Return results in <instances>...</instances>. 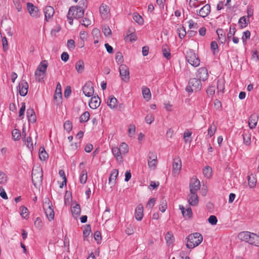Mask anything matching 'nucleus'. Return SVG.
I'll return each instance as SVG.
<instances>
[{
    "mask_svg": "<svg viewBox=\"0 0 259 259\" xmlns=\"http://www.w3.org/2000/svg\"><path fill=\"white\" fill-rule=\"evenodd\" d=\"M90 118V113L88 111L84 112L80 117V122H84L88 121Z\"/></svg>",
    "mask_w": 259,
    "mask_h": 259,
    "instance_id": "45",
    "label": "nucleus"
},
{
    "mask_svg": "<svg viewBox=\"0 0 259 259\" xmlns=\"http://www.w3.org/2000/svg\"><path fill=\"white\" fill-rule=\"evenodd\" d=\"M28 84L25 80H22L19 82L17 87V90H19L20 95L21 96H25L28 92Z\"/></svg>",
    "mask_w": 259,
    "mask_h": 259,
    "instance_id": "10",
    "label": "nucleus"
},
{
    "mask_svg": "<svg viewBox=\"0 0 259 259\" xmlns=\"http://www.w3.org/2000/svg\"><path fill=\"white\" fill-rule=\"evenodd\" d=\"M71 212L73 217L76 218L80 213V207L78 204H76L75 206L71 207Z\"/></svg>",
    "mask_w": 259,
    "mask_h": 259,
    "instance_id": "33",
    "label": "nucleus"
},
{
    "mask_svg": "<svg viewBox=\"0 0 259 259\" xmlns=\"http://www.w3.org/2000/svg\"><path fill=\"white\" fill-rule=\"evenodd\" d=\"M177 32L179 34V37L181 39L183 38L186 34L185 28L183 26H180L179 28H178Z\"/></svg>",
    "mask_w": 259,
    "mask_h": 259,
    "instance_id": "42",
    "label": "nucleus"
},
{
    "mask_svg": "<svg viewBox=\"0 0 259 259\" xmlns=\"http://www.w3.org/2000/svg\"><path fill=\"white\" fill-rule=\"evenodd\" d=\"M248 182L250 187L253 188L255 186L256 180L252 174L248 176Z\"/></svg>",
    "mask_w": 259,
    "mask_h": 259,
    "instance_id": "38",
    "label": "nucleus"
},
{
    "mask_svg": "<svg viewBox=\"0 0 259 259\" xmlns=\"http://www.w3.org/2000/svg\"><path fill=\"white\" fill-rule=\"evenodd\" d=\"M157 159V154L155 151H150L148 155V161Z\"/></svg>",
    "mask_w": 259,
    "mask_h": 259,
    "instance_id": "55",
    "label": "nucleus"
},
{
    "mask_svg": "<svg viewBox=\"0 0 259 259\" xmlns=\"http://www.w3.org/2000/svg\"><path fill=\"white\" fill-rule=\"evenodd\" d=\"M217 33L218 35L219 42L222 44H224L226 40L225 32L222 29H218Z\"/></svg>",
    "mask_w": 259,
    "mask_h": 259,
    "instance_id": "26",
    "label": "nucleus"
},
{
    "mask_svg": "<svg viewBox=\"0 0 259 259\" xmlns=\"http://www.w3.org/2000/svg\"><path fill=\"white\" fill-rule=\"evenodd\" d=\"M142 91L143 98L147 100H150L151 97V94L149 89L144 86L142 88Z\"/></svg>",
    "mask_w": 259,
    "mask_h": 259,
    "instance_id": "30",
    "label": "nucleus"
},
{
    "mask_svg": "<svg viewBox=\"0 0 259 259\" xmlns=\"http://www.w3.org/2000/svg\"><path fill=\"white\" fill-rule=\"evenodd\" d=\"M163 55L167 59H169L170 56V51L167 47H163L162 49Z\"/></svg>",
    "mask_w": 259,
    "mask_h": 259,
    "instance_id": "49",
    "label": "nucleus"
},
{
    "mask_svg": "<svg viewBox=\"0 0 259 259\" xmlns=\"http://www.w3.org/2000/svg\"><path fill=\"white\" fill-rule=\"evenodd\" d=\"M82 91L85 96L88 97L93 96L94 93L93 83L91 81L87 82L82 88Z\"/></svg>",
    "mask_w": 259,
    "mask_h": 259,
    "instance_id": "7",
    "label": "nucleus"
},
{
    "mask_svg": "<svg viewBox=\"0 0 259 259\" xmlns=\"http://www.w3.org/2000/svg\"><path fill=\"white\" fill-rule=\"evenodd\" d=\"M44 209L46 215L49 221H51L54 219V211L52 202L48 198H46L44 203Z\"/></svg>",
    "mask_w": 259,
    "mask_h": 259,
    "instance_id": "4",
    "label": "nucleus"
},
{
    "mask_svg": "<svg viewBox=\"0 0 259 259\" xmlns=\"http://www.w3.org/2000/svg\"><path fill=\"white\" fill-rule=\"evenodd\" d=\"M258 118V115L255 113L250 115L248 120V125L250 129H253L255 127L257 123Z\"/></svg>",
    "mask_w": 259,
    "mask_h": 259,
    "instance_id": "17",
    "label": "nucleus"
},
{
    "mask_svg": "<svg viewBox=\"0 0 259 259\" xmlns=\"http://www.w3.org/2000/svg\"><path fill=\"white\" fill-rule=\"evenodd\" d=\"M179 207L184 217L189 219L192 217V211L190 207H188L186 209H185L184 207L181 205H179Z\"/></svg>",
    "mask_w": 259,
    "mask_h": 259,
    "instance_id": "23",
    "label": "nucleus"
},
{
    "mask_svg": "<svg viewBox=\"0 0 259 259\" xmlns=\"http://www.w3.org/2000/svg\"><path fill=\"white\" fill-rule=\"evenodd\" d=\"M208 222L212 225H215L217 224L218 222V219L215 215H210L208 219Z\"/></svg>",
    "mask_w": 259,
    "mask_h": 259,
    "instance_id": "57",
    "label": "nucleus"
},
{
    "mask_svg": "<svg viewBox=\"0 0 259 259\" xmlns=\"http://www.w3.org/2000/svg\"><path fill=\"white\" fill-rule=\"evenodd\" d=\"M196 76L199 80L202 81L206 80L208 76L207 69L205 67L199 68L196 72Z\"/></svg>",
    "mask_w": 259,
    "mask_h": 259,
    "instance_id": "12",
    "label": "nucleus"
},
{
    "mask_svg": "<svg viewBox=\"0 0 259 259\" xmlns=\"http://www.w3.org/2000/svg\"><path fill=\"white\" fill-rule=\"evenodd\" d=\"M119 70L121 79L125 82H128L130 80V72L128 67L124 64H121Z\"/></svg>",
    "mask_w": 259,
    "mask_h": 259,
    "instance_id": "6",
    "label": "nucleus"
},
{
    "mask_svg": "<svg viewBox=\"0 0 259 259\" xmlns=\"http://www.w3.org/2000/svg\"><path fill=\"white\" fill-rule=\"evenodd\" d=\"M133 19L139 24H142L143 23V19L142 17L137 13H134Z\"/></svg>",
    "mask_w": 259,
    "mask_h": 259,
    "instance_id": "46",
    "label": "nucleus"
},
{
    "mask_svg": "<svg viewBox=\"0 0 259 259\" xmlns=\"http://www.w3.org/2000/svg\"><path fill=\"white\" fill-rule=\"evenodd\" d=\"M46 74V72H41L35 70V76L36 79L38 81H42L44 80Z\"/></svg>",
    "mask_w": 259,
    "mask_h": 259,
    "instance_id": "37",
    "label": "nucleus"
},
{
    "mask_svg": "<svg viewBox=\"0 0 259 259\" xmlns=\"http://www.w3.org/2000/svg\"><path fill=\"white\" fill-rule=\"evenodd\" d=\"M182 167L181 160L180 158H175L172 163V174L175 176L179 175Z\"/></svg>",
    "mask_w": 259,
    "mask_h": 259,
    "instance_id": "11",
    "label": "nucleus"
},
{
    "mask_svg": "<svg viewBox=\"0 0 259 259\" xmlns=\"http://www.w3.org/2000/svg\"><path fill=\"white\" fill-rule=\"evenodd\" d=\"M156 202V199L155 198H151L147 203L146 207L149 208H152Z\"/></svg>",
    "mask_w": 259,
    "mask_h": 259,
    "instance_id": "64",
    "label": "nucleus"
},
{
    "mask_svg": "<svg viewBox=\"0 0 259 259\" xmlns=\"http://www.w3.org/2000/svg\"><path fill=\"white\" fill-rule=\"evenodd\" d=\"M165 239L168 246L172 245L175 241V238L171 232H168L165 235Z\"/></svg>",
    "mask_w": 259,
    "mask_h": 259,
    "instance_id": "29",
    "label": "nucleus"
},
{
    "mask_svg": "<svg viewBox=\"0 0 259 259\" xmlns=\"http://www.w3.org/2000/svg\"><path fill=\"white\" fill-rule=\"evenodd\" d=\"M251 235L252 233L249 232H242L239 233L238 237L240 240L249 243Z\"/></svg>",
    "mask_w": 259,
    "mask_h": 259,
    "instance_id": "22",
    "label": "nucleus"
},
{
    "mask_svg": "<svg viewBox=\"0 0 259 259\" xmlns=\"http://www.w3.org/2000/svg\"><path fill=\"white\" fill-rule=\"evenodd\" d=\"M21 213H20L21 215L23 218L26 219L28 217V209L25 206H22L21 207Z\"/></svg>",
    "mask_w": 259,
    "mask_h": 259,
    "instance_id": "56",
    "label": "nucleus"
},
{
    "mask_svg": "<svg viewBox=\"0 0 259 259\" xmlns=\"http://www.w3.org/2000/svg\"><path fill=\"white\" fill-rule=\"evenodd\" d=\"M72 127V123L69 120L66 121L64 124V129H65L68 132H69L71 130Z\"/></svg>",
    "mask_w": 259,
    "mask_h": 259,
    "instance_id": "63",
    "label": "nucleus"
},
{
    "mask_svg": "<svg viewBox=\"0 0 259 259\" xmlns=\"http://www.w3.org/2000/svg\"><path fill=\"white\" fill-rule=\"evenodd\" d=\"M71 199V194L70 192L66 191L64 196L65 204L67 205L69 203L70 200Z\"/></svg>",
    "mask_w": 259,
    "mask_h": 259,
    "instance_id": "60",
    "label": "nucleus"
},
{
    "mask_svg": "<svg viewBox=\"0 0 259 259\" xmlns=\"http://www.w3.org/2000/svg\"><path fill=\"white\" fill-rule=\"evenodd\" d=\"M39 157L41 160H46L49 157L44 147H40L39 149Z\"/></svg>",
    "mask_w": 259,
    "mask_h": 259,
    "instance_id": "35",
    "label": "nucleus"
},
{
    "mask_svg": "<svg viewBox=\"0 0 259 259\" xmlns=\"http://www.w3.org/2000/svg\"><path fill=\"white\" fill-rule=\"evenodd\" d=\"M48 67V62L46 60L42 61L38 66L36 70L46 73Z\"/></svg>",
    "mask_w": 259,
    "mask_h": 259,
    "instance_id": "32",
    "label": "nucleus"
},
{
    "mask_svg": "<svg viewBox=\"0 0 259 259\" xmlns=\"http://www.w3.org/2000/svg\"><path fill=\"white\" fill-rule=\"evenodd\" d=\"M217 130V127L215 125H212L208 129V135L211 137L214 135Z\"/></svg>",
    "mask_w": 259,
    "mask_h": 259,
    "instance_id": "61",
    "label": "nucleus"
},
{
    "mask_svg": "<svg viewBox=\"0 0 259 259\" xmlns=\"http://www.w3.org/2000/svg\"><path fill=\"white\" fill-rule=\"evenodd\" d=\"M129 37L130 40L132 42L136 41L137 39V37L135 34H134L132 30H128L126 33V36L125 37L124 39L126 40L127 38Z\"/></svg>",
    "mask_w": 259,
    "mask_h": 259,
    "instance_id": "36",
    "label": "nucleus"
},
{
    "mask_svg": "<svg viewBox=\"0 0 259 259\" xmlns=\"http://www.w3.org/2000/svg\"><path fill=\"white\" fill-rule=\"evenodd\" d=\"M250 36V32L248 30H246V31L243 32V35L242 37V39L243 43L246 42V39H249Z\"/></svg>",
    "mask_w": 259,
    "mask_h": 259,
    "instance_id": "62",
    "label": "nucleus"
},
{
    "mask_svg": "<svg viewBox=\"0 0 259 259\" xmlns=\"http://www.w3.org/2000/svg\"><path fill=\"white\" fill-rule=\"evenodd\" d=\"M100 98L98 96L92 97L89 102V106L92 109H95L100 106Z\"/></svg>",
    "mask_w": 259,
    "mask_h": 259,
    "instance_id": "19",
    "label": "nucleus"
},
{
    "mask_svg": "<svg viewBox=\"0 0 259 259\" xmlns=\"http://www.w3.org/2000/svg\"><path fill=\"white\" fill-rule=\"evenodd\" d=\"M99 11L102 18L106 19L108 17L110 10L108 6L102 4L100 7Z\"/></svg>",
    "mask_w": 259,
    "mask_h": 259,
    "instance_id": "18",
    "label": "nucleus"
},
{
    "mask_svg": "<svg viewBox=\"0 0 259 259\" xmlns=\"http://www.w3.org/2000/svg\"><path fill=\"white\" fill-rule=\"evenodd\" d=\"M188 200L189 203L191 206H196L198 203V197L196 193L190 192L188 195Z\"/></svg>",
    "mask_w": 259,
    "mask_h": 259,
    "instance_id": "16",
    "label": "nucleus"
},
{
    "mask_svg": "<svg viewBox=\"0 0 259 259\" xmlns=\"http://www.w3.org/2000/svg\"><path fill=\"white\" fill-rule=\"evenodd\" d=\"M135 218L137 221H141L143 217V206L142 204H139L135 210Z\"/></svg>",
    "mask_w": 259,
    "mask_h": 259,
    "instance_id": "20",
    "label": "nucleus"
},
{
    "mask_svg": "<svg viewBox=\"0 0 259 259\" xmlns=\"http://www.w3.org/2000/svg\"><path fill=\"white\" fill-rule=\"evenodd\" d=\"M12 136L15 140H18L21 137V133L19 130L14 129L12 132Z\"/></svg>",
    "mask_w": 259,
    "mask_h": 259,
    "instance_id": "48",
    "label": "nucleus"
},
{
    "mask_svg": "<svg viewBox=\"0 0 259 259\" xmlns=\"http://www.w3.org/2000/svg\"><path fill=\"white\" fill-rule=\"evenodd\" d=\"M27 8L31 17L35 18L39 17L40 13L37 7L33 5L31 3H28L27 4Z\"/></svg>",
    "mask_w": 259,
    "mask_h": 259,
    "instance_id": "8",
    "label": "nucleus"
},
{
    "mask_svg": "<svg viewBox=\"0 0 259 259\" xmlns=\"http://www.w3.org/2000/svg\"><path fill=\"white\" fill-rule=\"evenodd\" d=\"M239 24L241 28L245 27L247 26L248 23L245 17L243 16L239 19Z\"/></svg>",
    "mask_w": 259,
    "mask_h": 259,
    "instance_id": "54",
    "label": "nucleus"
},
{
    "mask_svg": "<svg viewBox=\"0 0 259 259\" xmlns=\"http://www.w3.org/2000/svg\"><path fill=\"white\" fill-rule=\"evenodd\" d=\"M210 12V6L209 4L204 5L201 8L198 12H197V14L203 18H204L208 16Z\"/></svg>",
    "mask_w": 259,
    "mask_h": 259,
    "instance_id": "15",
    "label": "nucleus"
},
{
    "mask_svg": "<svg viewBox=\"0 0 259 259\" xmlns=\"http://www.w3.org/2000/svg\"><path fill=\"white\" fill-rule=\"evenodd\" d=\"M236 29L234 27L230 26L229 32L227 34V39L230 41L231 38L233 36L235 33Z\"/></svg>",
    "mask_w": 259,
    "mask_h": 259,
    "instance_id": "52",
    "label": "nucleus"
},
{
    "mask_svg": "<svg viewBox=\"0 0 259 259\" xmlns=\"http://www.w3.org/2000/svg\"><path fill=\"white\" fill-rule=\"evenodd\" d=\"M167 207V206L166 200L164 199H161L159 205L160 211H161L162 212H164L166 210Z\"/></svg>",
    "mask_w": 259,
    "mask_h": 259,
    "instance_id": "43",
    "label": "nucleus"
},
{
    "mask_svg": "<svg viewBox=\"0 0 259 259\" xmlns=\"http://www.w3.org/2000/svg\"><path fill=\"white\" fill-rule=\"evenodd\" d=\"M62 97L61 85L59 82H58L54 99L56 102H58V103H59L61 102Z\"/></svg>",
    "mask_w": 259,
    "mask_h": 259,
    "instance_id": "21",
    "label": "nucleus"
},
{
    "mask_svg": "<svg viewBox=\"0 0 259 259\" xmlns=\"http://www.w3.org/2000/svg\"><path fill=\"white\" fill-rule=\"evenodd\" d=\"M115 60L118 64L121 63L123 62V56L120 52L116 53L115 56Z\"/></svg>",
    "mask_w": 259,
    "mask_h": 259,
    "instance_id": "53",
    "label": "nucleus"
},
{
    "mask_svg": "<svg viewBox=\"0 0 259 259\" xmlns=\"http://www.w3.org/2000/svg\"><path fill=\"white\" fill-rule=\"evenodd\" d=\"M91 232V227L90 225H85L83 228V235L84 239L87 238Z\"/></svg>",
    "mask_w": 259,
    "mask_h": 259,
    "instance_id": "44",
    "label": "nucleus"
},
{
    "mask_svg": "<svg viewBox=\"0 0 259 259\" xmlns=\"http://www.w3.org/2000/svg\"><path fill=\"white\" fill-rule=\"evenodd\" d=\"M136 131V127L133 124H130L128 127V134L130 137H132L134 135Z\"/></svg>",
    "mask_w": 259,
    "mask_h": 259,
    "instance_id": "59",
    "label": "nucleus"
},
{
    "mask_svg": "<svg viewBox=\"0 0 259 259\" xmlns=\"http://www.w3.org/2000/svg\"><path fill=\"white\" fill-rule=\"evenodd\" d=\"M32 182L35 187L40 186L42 183L43 171L40 166L33 167L31 173Z\"/></svg>",
    "mask_w": 259,
    "mask_h": 259,
    "instance_id": "2",
    "label": "nucleus"
},
{
    "mask_svg": "<svg viewBox=\"0 0 259 259\" xmlns=\"http://www.w3.org/2000/svg\"><path fill=\"white\" fill-rule=\"evenodd\" d=\"M112 151L113 155L115 156L117 160L121 161L122 160V157L121 155L122 153L118 147H113L112 149Z\"/></svg>",
    "mask_w": 259,
    "mask_h": 259,
    "instance_id": "25",
    "label": "nucleus"
},
{
    "mask_svg": "<svg viewBox=\"0 0 259 259\" xmlns=\"http://www.w3.org/2000/svg\"><path fill=\"white\" fill-rule=\"evenodd\" d=\"M157 164V159L152 160L148 161V164L149 167L152 169H154L156 168Z\"/></svg>",
    "mask_w": 259,
    "mask_h": 259,
    "instance_id": "58",
    "label": "nucleus"
},
{
    "mask_svg": "<svg viewBox=\"0 0 259 259\" xmlns=\"http://www.w3.org/2000/svg\"><path fill=\"white\" fill-rule=\"evenodd\" d=\"M119 148L123 154H126L128 151V146L125 143H122Z\"/></svg>",
    "mask_w": 259,
    "mask_h": 259,
    "instance_id": "47",
    "label": "nucleus"
},
{
    "mask_svg": "<svg viewBox=\"0 0 259 259\" xmlns=\"http://www.w3.org/2000/svg\"><path fill=\"white\" fill-rule=\"evenodd\" d=\"M75 69L78 73L83 72L84 69V63L83 60H79L76 62Z\"/></svg>",
    "mask_w": 259,
    "mask_h": 259,
    "instance_id": "27",
    "label": "nucleus"
},
{
    "mask_svg": "<svg viewBox=\"0 0 259 259\" xmlns=\"http://www.w3.org/2000/svg\"><path fill=\"white\" fill-rule=\"evenodd\" d=\"M212 170L210 166H206L203 170V175L207 178H209L211 176Z\"/></svg>",
    "mask_w": 259,
    "mask_h": 259,
    "instance_id": "41",
    "label": "nucleus"
},
{
    "mask_svg": "<svg viewBox=\"0 0 259 259\" xmlns=\"http://www.w3.org/2000/svg\"><path fill=\"white\" fill-rule=\"evenodd\" d=\"M188 239L186 246L188 248H193L199 245L203 240V237L199 233H195L189 235L187 238Z\"/></svg>",
    "mask_w": 259,
    "mask_h": 259,
    "instance_id": "3",
    "label": "nucleus"
},
{
    "mask_svg": "<svg viewBox=\"0 0 259 259\" xmlns=\"http://www.w3.org/2000/svg\"><path fill=\"white\" fill-rule=\"evenodd\" d=\"M117 99L113 96H110L109 100L107 101L108 106L111 108H115L117 106Z\"/></svg>",
    "mask_w": 259,
    "mask_h": 259,
    "instance_id": "31",
    "label": "nucleus"
},
{
    "mask_svg": "<svg viewBox=\"0 0 259 259\" xmlns=\"http://www.w3.org/2000/svg\"><path fill=\"white\" fill-rule=\"evenodd\" d=\"M243 143L247 146L251 144V133L248 131H244L243 135Z\"/></svg>",
    "mask_w": 259,
    "mask_h": 259,
    "instance_id": "24",
    "label": "nucleus"
},
{
    "mask_svg": "<svg viewBox=\"0 0 259 259\" xmlns=\"http://www.w3.org/2000/svg\"><path fill=\"white\" fill-rule=\"evenodd\" d=\"M102 31L104 33V34L106 36H109L112 34V32L110 28L107 25H104L103 26Z\"/></svg>",
    "mask_w": 259,
    "mask_h": 259,
    "instance_id": "51",
    "label": "nucleus"
},
{
    "mask_svg": "<svg viewBox=\"0 0 259 259\" xmlns=\"http://www.w3.org/2000/svg\"><path fill=\"white\" fill-rule=\"evenodd\" d=\"M200 187V182L196 178H193L191 180L189 188H190V192L192 193H196L198 190H199Z\"/></svg>",
    "mask_w": 259,
    "mask_h": 259,
    "instance_id": "9",
    "label": "nucleus"
},
{
    "mask_svg": "<svg viewBox=\"0 0 259 259\" xmlns=\"http://www.w3.org/2000/svg\"><path fill=\"white\" fill-rule=\"evenodd\" d=\"M210 49L213 54H215L219 52L218 45L216 41H212L211 42Z\"/></svg>",
    "mask_w": 259,
    "mask_h": 259,
    "instance_id": "50",
    "label": "nucleus"
},
{
    "mask_svg": "<svg viewBox=\"0 0 259 259\" xmlns=\"http://www.w3.org/2000/svg\"><path fill=\"white\" fill-rule=\"evenodd\" d=\"M118 175V171L117 169H113L110 175V176L109 178V183L111 184H113L114 183V181H115L116 177Z\"/></svg>",
    "mask_w": 259,
    "mask_h": 259,
    "instance_id": "34",
    "label": "nucleus"
},
{
    "mask_svg": "<svg viewBox=\"0 0 259 259\" xmlns=\"http://www.w3.org/2000/svg\"><path fill=\"white\" fill-rule=\"evenodd\" d=\"M88 178L87 176V172L85 169H83L81 171L80 176V182L81 184H85L87 182Z\"/></svg>",
    "mask_w": 259,
    "mask_h": 259,
    "instance_id": "40",
    "label": "nucleus"
},
{
    "mask_svg": "<svg viewBox=\"0 0 259 259\" xmlns=\"http://www.w3.org/2000/svg\"><path fill=\"white\" fill-rule=\"evenodd\" d=\"M189 84L194 89V92H197L201 89V80L199 78H193L190 80Z\"/></svg>",
    "mask_w": 259,
    "mask_h": 259,
    "instance_id": "13",
    "label": "nucleus"
},
{
    "mask_svg": "<svg viewBox=\"0 0 259 259\" xmlns=\"http://www.w3.org/2000/svg\"><path fill=\"white\" fill-rule=\"evenodd\" d=\"M186 58L193 66L197 67L200 64V60L193 50L190 49L187 52Z\"/></svg>",
    "mask_w": 259,
    "mask_h": 259,
    "instance_id": "5",
    "label": "nucleus"
},
{
    "mask_svg": "<svg viewBox=\"0 0 259 259\" xmlns=\"http://www.w3.org/2000/svg\"><path fill=\"white\" fill-rule=\"evenodd\" d=\"M8 181V176L4 171L0 170V184H5Z\"/></svg>",
    "mask_w": 259,
    "mask_h": 259,
    "instance_id": "39",
    "label": "nucleus"
},
{
    "mask_svg": "<svg viewBox=\"0 0 259 259\" xmlns=\"http://www.w3.org/2000/svg\"><path fill=\"white\" fill-rule=\"evenodd\" d=\"M45 16V20L49 21L53 16L55 11L53 7L47 6L44 10Z\"/></svg>",
    "mask_w": 259,
    "mask_h": 259,
    "instance_id": "14",
    "label": "nucleus"
},
{
    "mask_svg": "<svg viewBox=\"0 0 259 259\" xmlns=\"http://www.w3.org/2000/svg\"><path fill=\"white\" fill-rule=\"evenodd\" d=\"M249 243L256 246H259V235H257L256 234L252 233Z\"/></svg>",
    "mask_w": 259,
    "mask_h": 259,
    "instance_id": "28",
    "label": "nucleus"
},
{
    "mask_svg": "<svg viewBox=\"0 0 259 259\" xmlns=\"http://www.w3.org/2000/svg\"><path fill=\"white\" fill-rule=\"evenodd\" d=\"M79 6H72L69 9L67 16L69 23L73 24V19L82 18L84 15V10L87 8V0H81Z\"/></svg>",
    "mask_w": 259,
    "mask_h": 259,
    "instance_id": "1",
    "label": "nucleus"
}]
</instances>
